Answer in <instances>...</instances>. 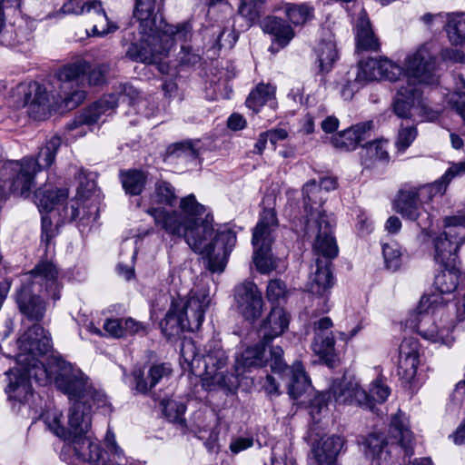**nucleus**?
<instances>
[{
	"label": "nucleus",
	"instance_id": "nucleus-1",
	"mask_svg": "<svg viewBox=\"0 0 465 465\" xmlns=\"http://www.w3.org/2000/svg\"><path fill=\"white\" fill-rule=\"evenodd\" d=\"M179 209L180 212L151 207L146 213L157 227L172 236L183 238L193 251L206 258L211 272H223L236 243L235 233L229 229L215 232L213 218L193 193L181 198Z\"/></svg>",
	"mask_w": 465,
	"mask_h": 465
},
{
	"label": "nucleus",
	"instance_id": "nucleus-2",
	"mask_svg": "<svg viewBox=\"0 0 465 465\" xmlns=\"http://www.w3.org/2000/svg\"><path fill=\"white\" fill-rule=\"evenodd\" d=\"M437 48L433 42H425L410 51L403 61L400 84L393 101V111L400 118L416 115L421 121H434L439 113L430 109L422 101L419 84H435L439 82Z\"/></svg>",
	"mask_w": 465,
	"mask_h": 465
},
{
	"label": "nucleus",
	"instance_id": "nucleus-3",
	"mask_svg": "<svg viewBox=\"0 0 465 465\" xmlns=\"http://www.w3.org/2000/svg\"><path fill=\"white\" fill-rule=\"evenodd\" d=\"M18 347L21 353L18 355L19 362H26V366H16L5 372V393L12 410L19 412L23 407H25L34 395V390L31 378L34 376L35 381L45 385L49 382H54L55 374L49 375L46 381H40L36 374L41 376L39 369L41 367L49 369L50 363L59 357H51L46 364L36 361V356L47 353L52 348L51 337L44 328L38 324H34L19 339Z\"/></svg>",
	"mask_w": 465,
	"mask_h": 465
},
{
	"label": "nucleus",
	"instance_id": "nucleus-4",
	"mask_svg": "<svg viewBox=\"0 0 465 465\" xmlns=\"http://www.w3.org/2000/svg\"><path fill=\"white\" fill-rule=\"evenodd\" d=\"M39 371L41 376L36 374V378L44 382L48 380L49 375L54 373L56 388L74 401L68 411V436L87 434L91 428L92 406L104 405L105 396L89 384L80 369L63 359H54L51 361L49 369L41 367Z\"/></svg>",
	"mask_w": 465,
	"mask_h": 465
},
{
	"label": "nucleus",
	"instance_id": "nucleus-5",
	"mask_svg": "<svg viewBox=\"0 0 465 465\" xmlns=\"http://www.w3.org/2000/svg\"><path fill=\"white\" fill-rule=\"evenodd\" d=\"M155 0H135L134 15L140 22L142 29L141 45L133 43L126 54L132 60L146 64L156 63L165 55L174 41L185 42L191 36V26L163 24L155 25Z\"/></svg>",
	"mask_w": 465,
	"mask_h": 465
},
{
	"label": "nucleus",
	"instance_id": "nucleus-6",
	"mask_svg": "<svg viewBox=\"0 0 465 465\" xmlns=\"http://www.w3.org/2000/svg\"><path fill=\"white\" fill-rule=\"evenodd\" d=\"M59 272L52 260H41L34 270L25 273L16 292L20 312L32 321H40L45 312V302L40 297L45 292L54 300L60 298Z\"/></svg>",
	"mask_w": 465,
	"mask_h": 465
},
{
	"label": "nucleus",
	"instance_id": "nucleus-7",
	"mask_svg": "<svg viewBox=\"0 0 465 465\" xmlns=\"http://www.w3.org/2000/svg\"><path fill=\"white\" fill-rule=\"evenodd\" d=\"M60 146L61 139L58 136H53L40 148L36 158L25 156L20 161L1 162L0 180L8 183L10 193L21 197H28L35 186V175L52 165Z\"/></svg>",
	"mask_w": 465,
	"mask_h": 465
},
{
	"label": "nucleus",
	"instance_id": "nucleus-8",
	"mask_svg": "<svg viewBox=\"0 0 465 465\" xmlns=\"http://www.w3.org/2000/svg\"><path fill=\"white\" fill-rule=\"evenodd\" d=\"M444 301L439 294L420 298L417 312L407 321L410 328L431 343L450 347L454 341L452 321L444 317Z\"/></svg>",
	"mask_w": 465,
	"mask_h": 465
},
{
	"label": "nucleus",
	"instance_id": "nucleus-9",
	"mask_svg": "<svg viewBox=\"0 0 465 465\" xmlns=\"http://www.w3.org/2000/svg\"><path fill=\"white\" fill-rule=\"evenodd\" d=\"M210 303L211 298L205 289L193 290L185 302L173 301L165 318L161 322L163 333L173 336L185 331L198 330Z\"/></svg>",
	"mask_w": 465,
	"mask_h": 465
},
{
	"label": "nucleus",
	"instance_id": "nucleus-10",
	"mask_svg": "<svg viewBox=\"0 0 465 465\" xmlns=\"http://www.w3.org/2000/svg\"><path fill=\"white\" fill-rule=\"evenodd\" d=\"M464 173L465 162L452 163L434 183L400 192L394 202L395 211L406 219L417 220L422 212L421 203L431 201L438 194L442 195L452 179Z\"/></svg>",
	"mask_w": 465,
	"mask_h": 465
},
{
	"label": "nucleus",
	"instance_id": "nucleus-11",
	"mask_svg": "<svg viewBox=\"0 0 465 465\" xmlns=\"http://www.w3.org/2000/svg\"><path fill=\"white\" fill-rule=\"evenodd\" d=\"M104 66L91 68L89 63L78 60L73 64L64 65L56 74L60 82V99L68 109L77 107L85 99V92L81 88L85 74L88 84L98 85L104 81Z\"/></svg>",
	"mask_w": 465,
	"mask_h": 465
},
{
	"label": "nucleus",
	"instance_id": "nucleus-12",
	"mask_svg": "<svg viewBox=\"0 0 465 465\" xmlns=\"http://www.w3.org/2000/svg\"><path fill=\"white\" fill-rule=\"evenodd\" d=\"M119 103L128 104L136 114L150 117L154 114L155 105L149 100L140 97L138 91L132 85L124 84L118 94H110L85 110L70 126L71 130L82 124H93L99 121L102 114H110Z\"/></svg>",
	"mask_w": 465,
	"mask_h": 465
},
{
	"label": "nucleus",
	"instance_id": "nucleus-13",
	"mask_svg": "<svg viewBox=\"0 0 465 465\" xmlns=\"http://www.w3.org/2000/svg\"><path fill=\"white\" fill-rule=\"evenodd\" d=\"M412 441L413 434L409 420L404 413L399 411L391 418L387 438L378 433H371L363 441V445L366 455L378 460H385L390 452L389 447L393 445L404 449L406 455H412Z\"/></svg>",
	"mask_w": 465,
	"mask_h": 465
},
{
	"label": "nucleus",
	"instance_id": "nucleus-14",
	"mask_svg": "<svg viewBox=\"0 0 465 465\" xmlns=\"http://www.w3.org/2000/svg\"><path fill=\"white\" fill-rule=\"evenodd\" d=\"M278 226L276 213L269 208L263 209L260 213L257 224L252 229L253 262L262 273H268L276 269V259L271 252V247Z\"/></svg>",
	"mask_w": 465,
	"mask_h": 465
},
{
	"label": "nucleus",
	"instance_id": "nucleus-15",
	"mask_svg": "<svg viewBox=\"0 0 465 465\" xmlns=\"http://www.w3.org/2000/svg\"><path fill=\"white\" fill-rule=\"evenodd\" d=\"M201 361L204 368L203 385L208 390L219 388L232 391L238 387V377L227 371V356L218 341L206 344Z\"/></svg>",
	"mask_w": 465,
	"mask_h": 465
},
{
	"label": "nucleus",
	"instance_id": "nucleus-16",
	"mask_svg": "<svg viewBox=\"0 0 465 465\" xmlns=\"http://www.w3.org/2000/svg\"><path fill=\"white\" fill-rule=\"evenodd\" d=\"M445 231L433 240L437 262L443 266L455 264L457 252L465 240V212L444 219Z\"/></svg>",
	"mask_w": 465,
	"mask_h": 465
},
{
	"label": "nucleus",
	"instance_id": "nucleus-17",
	"mask_svg": "<svg viewBox=\"0 0 465 465\" xmlns=\"http://www.w3.org/2000/svg\"><path fill=\"white\" fill-rule=\"evenodd\" d=\"M51 95L46 87L36 83H22L16 85L8 97V104L15 109L26 107L34 118L46 114L50 108Z\"/></svg>",
	"mask_w": 465,
	"mask_h": 465
},
{
	"label": "nucleus",
	"instance_id": "nucleus-18",
	"mask_svg": "<svg viewBox=\"0 0 465 465\" xmlns=\"http://www.w3.org/2000/svg\"><path fill=\"white\" fill-rule=\"evenodd\" d=\"M60 457L68 463H72L75 458L91 465L114 464L111 459H106L98 441L87 434L69 437L63 444Z\"/></svg>",
	"mask_w": 465,
	"mask_h": 465
},
{
	"label": "nucleus",
	"instance_id": "nucleus-19",
	"mask_svg": "<svg viewBox=\"0 0 465 465\" xmlns=\"http://www.w3.org/2000/svg\"><path fill=\"white\" fill-rule=\"evenodd\" d=\"M332 400L336 404H355L361 407H371L369 396L361 389L358 381L346 376L339 381H334L328 391L319 393L316 401H322L323 409Z\"/></svg>",
	"mask_w": 465,
	"mask_h": 465
},
{
	"label": "nucleus",
	"instance_id": "nucleus-20",
	"mask_svg": "<svg viewBox=\"0 0 465 465\" xmlns=\"http://www.w3.org/2000/svg\"><path fill=\"white\" fill-rule=\"evenodd\" d=\"M333 219L324 214L317 217L312 209L306 214L305 232L309 235H315L313 249L317 254L324 258L332 259L338 254V246L332 235Z\"/></svg>",
	"mask_w": 465,
	"mask_h": 465
},
{
	"label": "nucleus",
	"instance_id": "nucleus-21",
	"mask_svg": "<svg viewBox=\"0 0 465 465\" xmlns=\"http://www.w3.org/2000/svg\"><path fill=\"white\" fill-rule=\"evenodd\" d=\"M290 381L288 384V394L299 404L310 403L312 414L320 413L322 410V401H316L319 394L312 399L313 389L304 368L300 361H295L288 370Z\"/></svg>",
	"mask_w": 465,
	"mask_h": 465
},
{
	"label": "nucleus",
	"instance_id": "nucleus-22",
	"mask_svg": "<svg viewBox=\"0 0 465 465\" xmlns=\"http://www.w3.org/2000/svg\"><path fill=\"white\" fill-rule=\"evenodd\" d=\"M401 73V65L388 58H369L359 63L356 81L361 84L380 79L399 81Z\"/></svg>",
	"mask_w": 465,
	"mask_h": 465
},
{
	"label": "nucleus",
	"instance_id": "nucleus-23",
	"mask_svg": "<svg viewBox=\"0 0 465 465\" xmlns=\"http://www.w3.org/2000/svg\"><path fill=\"white\" fill-rule=\"evenodd\" d=\"M235 302L239 312L248 321H254L262 312L263 301L257 285L244 282L235 287Z\"/></svg>",
	"mask_w": 465,
	"mask_h": 465
},
{
	"label": "nucleus",
	"instance_id": "nucleus-24",
	"mask_svg": "<svg viewBox=\"0 0 465 465\" xmlns=\"http://www.w3.org/2000/svg\"><path fill=\"white\" fill-rule=\"evenodd\" d=\"M337 187V181L333 177H323L319 183L316 180H311L306 183L302 188L304 212L310 214V210L312 209L317 217H322L325 211L322 209V204L325 201L323 197V191L330 192Z\"/></svg>",
	"mask_w": 465,
	"mask_h": 465
},
{
	"label": "nucleus",
	"instance_id": "nucleus-25",
	"mask_svg": "<svg viewBox=\"0 0 465 465\" xmlns=\"http://www.w3.org/2000/svg\"><path fill=\"white\" fill-rule=\"evenodd\" d=\"M332 325L329 317H322L313 322L314 339L312 349L321 359L326 361L334 351L335 340L331 330Z\"/></svg>",
	"mask_w": 465,
	"mask_h": 465
},
{
	"label": "nucleus",
	"instance_id": "nucleus-26",
	"mask_svg": "<svg viewBox=\"0 0 465 465\" xmlns=\"http://www.w3.org/2000/svg\"><path fill=\"white\" fill-rule=\"evenodd\" d=\"M289 322L290 316L286 311L282 307L273 306L259 329L262 342L269 343L281 336L288 329Z\"/></svg>",
	"mask_w": 465,
	"mask_h": 465
},
{
	"label": "nucleus",
	"instance_id": "nucleus-27",
	"mask_svg": "<svg viewBox=\"0 0 465 465\" xmlns=\"http://www.w3.org/2000/svg\"><path fill=\"white\" fill-rule=\"evenodd\" d=\"M89 188L87 193H83L82 186L77 189L75 204L71 205V219L80 217L84 225L94 223L98 217L96 196Z\"/></svg>",
	"mask_w": 465,
	"mask_h": 465
},
{
	"label": "nucleus",
	"instance_id": "nucleus-28",
	"mask_svg": "<svg viewBox=\"0 0 465 465\" xmlns=\"http://www.w3.org/2000/svg\"><path fill=\"white\" fill-rule=\"evenodd\" d=\"M371 127V122L357 124L333 135L331 143L341 151H352L361 141L369 137Z\"/></svg>",
	"mask_w": 465,
	"mask_h": 465
},
{
	"label": "nucleus",
	"instance_id": "nucleus-29",
	"mask_svg": "<svg viewBox=\"0 0 465 465\" xmlns=\"http://www.w3.org/2000/svg\"><path fill=\"white\" fill-rule=\"evenodd\" d=\"M321 72L328 73L338 59V51L333 34L329 29H322L315 46Z\"/></svg>",
	"mask_w": 465,
	"mask_h": 465
},
{
	"label": "nucleus",
	"instance_id": "nucleus-30",
	"mask_svg": "<svg viewBox=\"0 0 465 465\" xmlns=\"http://www.w3.org/2000/svg\"><path fill=\"white\" fill-rule=\"evenodd\" d=\"M172 369L167 363L153 364L144 378L141 370H134L133 376L135 381V391L140 393H147L152 388L158 384L162 380L171 376Z\"/></svg>",
	"mask_w": 465,
	"mask_h": 465
},
{
	"label": "nucleus",
	"instance_id": "nucleus-31",
	"mask_svg": "<svg viewBox=\"0 0 465 465\" xmlns=\"http://www.w3.org/2000/svg\"><path fill=\"white\" fill-rule=\"evenodd\" d=\"M343 445L344 440L340 436L322 438L312 449L318 465H336L337 456Z\"/></svg>",
	"mask_w": 465,
	"mask_h": 465
},
{
	"label": "nucleus",
	"instance_id": "nucleus-32",
	"mask_svg": "<svg viewBox=\"0 0 465 465\" xmlns=\"http://www.w3.org/2000/svg\"><path fill=\"white\" fill-rule=\"evenodd\" d=\"M356 43L359 50L376 52L380 49L378 38L371 27L370 20L364 10H361L356 20Z\"/></svg>",
	"mask_w": 465,
	"mask_h": 465
},
{
	"label": "nucleus",
	"instance_id": "nucleus-33",
	"mask_svg": "<svg viewBox=\"0 0 465 465\" xmlns=\"http://www.w3.org/2000/svg\"><path fill=\"white\" fill-rule=\"evenodd\" d=\"M330 262L317 259V269L309 282V292L317 296H324L333 285V277L330 269Z\"/></svg>",
	"mask_w": 465,
	"mask_h": 465
},
{
	"label": "nucleus",
	"instance_id": "nucleus-34",
	"mask_svg": "<svg viewBox=\"0 0 465 465\" xmlns=\"http://www.w3.org/2000/svg\"><path fill=\"white\" fill-rule=\"evenodd\" d=\"M264 33L271 35L280 47L286 46L294 37L292 27L284 20L276 16H268L262 24Z\"/></svg>",
	"mask_w": 465,
	"mask_h": 465
},
{
	"label": "nucleus",
	"instance_id": "nucleus-35",
	"mask_svg": "<svg viewBox=\"0 0 465 465\" xmlns=\"http://www.w3.org/2000/svg\"><path fill=\"white\" fill-rule=\"evenodd\" d=\"M275 9L283 11L289 21L294 25H302L314 16V7L307 3H281Z\"/></svg>",
	"mask_w": 465,
	"mask_h": 465
},
{
	"label": "nucleus",
	"instance_id": "nucleus-36",
	"mask_svg": "<svg viewBox=\"0 0 465 465\" xmlns=\"http://www.w3.org/2000/svg\"><path fill=\"white\" fill-rule=\"evenodd\" d=\"M68 196L65 189L53 190L50 187L39 188L35 193V201L40 212H50Z\"/></svg>",
	"mask_w": 465,
	"mask_h": 465
},
{
	"label": "nucleus",
	"instance_id": "nucleus-37",
	"mask_svg": "<svg viewBox=\"0 0 465 465\" xmlns=\"http://www.w3.org/2000/svg\"><path fill=\"white\" fill-rule=\"evenodd\" d=\"M248 347L240 357L236 359V372L238 375L243 374L246 370L252 367H262L264 364L265 345Z\"/></svg>",
	"mask_w": 465,
	"mask_h": 465
},
{
	"label": "nucleus",
	"instance_id": "nucleus-38",
	"mask_svg": "<svg viewBox=\"0 0 465 465\" xmlns=\"http://www.w3.org/2000/svg\"><path fill=\"white\" fill-rule=\"evenodd\" d=\"M460 279V272L456 264L444 266L440 272H438L434 279L435 288L440 293H451L456 291Z\"/></svg>",
	"mask_w": 465,
	"mask_h": 465
},
{
	"label": "nucleus",
	"instance_id": "nucleus-39",
	"mask_svg": "<svg viewBox=\"0 0 465 465\" xmlns=\"http://www.w3.org/2000/svg\"><path fill=\"white\" fill-rule=\"evenodd\" d=\"M444 25L449 41L453 45H461L465 43V13L446 15Z\"/></svg>",
	"mask_w": 465,
	"mask_h": 465
},
{
	"label": "nucleus",
	"instance_id": "nucleus-40",
	"mask_svg": "<svg viewBox=\"0 0 465 465\" xmlns=\"http://www.w3.org/2000/svg\"><path fill=\"white\" fill-rule=\"evenodd\" d=\"M361 158L367 167L377 161L387 162L389 160L388 142L378 140L368 143L361 151Z\"/></svg>",
	"mask_w": 465,
	"mask_h": 465
},
{
	"label": "nucleus",
	"instance_id": "nucleus-41",
	"mask_svg": "<svg viewBox=\"0 0 465 465\" xmlns=\"http://www.w3.org/2000/svg\"><path fill=\"white\" fill-rule=\"evenodd\" d=\"M42 419L47 430L61 439L64 443L69 439L68 431L63 422V413L60 410L56 408L49 409L42 414Z\"/></svg>",
	"mask_w": 465,
	"mask_h": 465
},
{
	"label": "nucleus",
	"instance_id": "nucleus-42",
	"mask_svg": "<svg viewBox=\"0 0 465 465\" xmlns=\"http://www.w3.org/2000/svg\"><path fill=\"white\" fill-rule=\"evenodd\" d=\"M121 181L126 193L138 195L146 183V174L138 170H128L121 173Z\"/></svg>",
	"mask_w": 465,
	"mask_h": 465
},
{
	"label": "nucleus",
	"instance_id": "nucleus-43",
	"mask_svg": "<svg viewBox=\"0 0 465 465\" xmlns=\"http://www.w3.org/2000/svg\"><path fill=\"white\" fill-rule=\"evenodd\" d=\"M446 101L448 105L460 116L465 127V81L462 77H458L456 87L447 95Z\"/></svg>",
	"mask_w": 465,
	"mask_h": 465
},
{
	"label": "nucleus",
	"instance_id": "nucleus-44",
	"mask_svg": "<svg viewBox=\"0 0 465 465\" xmlns=\"http://www.w3.org/2000/svg\"><path fill=\"white\" fill-rule=\"evenodd\" d=\"M275 88L271 84H259L255 90L251 92L246 105L254 112H259L260 108L274 97Z\"/></svg>",
	"mask_w": 465,
	"mask_h": 465
},
{
	"label": "nucleus",
	"instance_id": "nucleus-45",
	"mask_svg": "<svg viewBox=\"0 0 465 465\" xmlns=\"http://www.w3.org/2000/svg\"><path fill=\"white\" fill-rule=\"evenodd\" d=\"M267 0H239L238 14L252 24L262 15Z\"/></svg>",
	"mask_w": 465,
	"mask_h": 465
},
{
	"label": "nucleus",
	"instance_id": "nucleus-46",
	"mask_svg": "<svg viewBox=\"0 0 465 465\" xmlns=\"http://www.w3.org/2000/svg\"><path fill=\"white\" fill-rule=\"evenodd\" d=\"M94 15H95V20L94 21V24L92 27L91 35L104 36L117 29V25L115 24L109 22L101 4H94Z\"/></svg>",
	"mask_w": 465,
	"mask_h": 465
},
{
	"label": "nucleus",
	"instance_id": "nucleus-47",
	"mask_svg": "<svg viewBox=\"0 0 465 465\" xmlns=\"http://www.w3.org/2000/svg\"><path fill=\"white\" fill-rule=\"evenodd\" d=\"M175 188L166 181H158L154 185L152 202L165 205H173L176 202Z\"/></svg>",
	"mask_w": 465,
	"mask_h": 465
},
{
	"label": "nucleus",
	"instance_id": "nucleus-48",
	"mask_svg": "<svg viewBox=\"0 0 465 465\" xmlns=\"http://www.w3.org/2000/svg\"><path fill=\"white\" fill-rule=\"evenodd\" d=\"M382 254L389 270L396 271L401 264V248L398 242L391 241L382 243Z\"/></svg>",
	"mask_w": 465,
	"mask_h": 465
},
{
	"label": "nucleus",
	"instance_id": "nucleus-49",
	"mask_svg": "<svg viewBox=\"0 0 465 465\" xmlns=\"http://www.w3.org/2000/svg\"><path fill=\"white\" fill-rule=\"evenodd\" d=\"M94 4H101L96 0H67L62 12L68 15H83L84 13L94 12Z\"/></svg>",
	"mask_w": 465,
	"mask_h": 465
},
{
	"label": "nucleus",
	"instance_id": "nucleus-50",
	"mask_svg": "<svg viewBox=\"0 0 465 465\" xmlns=\"http://www.w3.org/2000/svg\"><path fill=\"white\" fill-rule=\"evenodd\" d=\"M419 364L420 358H399L398 374L403 381L410 382L415 378Z\"/></svg>",
	"mask_w": 465,
	"mask_h": 465
},
{
	"label": "nucleus",
	"instance_id": "nucleus-51",
	"mask_svg": "<svg viewBox=\"0 0 465 465\" xmlns=\"http://www.w3.org/2000/svg\"><path fill=\"white\" fill-rule=\"evenodd\" d=\"M391 394V390L389 386L381 380L376 379L371 383V388L369 393L371 407H368L370 410L373 409L372 401L377 402H383Z\"/></svg>",
	"mask_w": 465,
	"mask_h": 465
},
{
	"label": "nucleus",
	"instance_id": "nucleus-52",
	"mask_svg": "<svg viewBox=\"0 0 465 465\" xmlns=\"http://www.w3.org/2000/svg\"><path fill=\"white\" fill-rule=\"evenodd\" d=\"M163 412L171 422H177L182 420L185 411V406L173 400H163L161 401Z\"/></svg>",
	"mask_w": 465,
	"mask_h": 465
},
{
	"label": "nucleus",
	"instance_id": "nucleus-53",
	"mask_svg": "<svg viewBox=\"0 0 465 465\" xmlns=\"http://www.w3.org/2000/svg\"><path fill=\"white\" fill-rule=\"evenodd\" d=\"M104 442L107 447L108 452L110 453V456H112L114 459V460H111L114 463V465H119V463L122 465H126L127 460L124 454V451L117 445L114 433L112 432L110 430H108L106 432Z\"/></svg>",
	"mask_w": 465,
	"mask_h": 465
},
{
	"label": "nucleus",
	"instance_id": "nucleus-54",
	"mask_svg": "<svg viewBox=\"0 0 465 465\" xmlns=\"http://www.w3.org/2000/svg\"><path fill=\"white\" fill-rule=\"evenodd\" d=\"M418 134L415 126H401L399 130L396 147L399 152H405L406 149L413 143Z\"/></svg>",
	"mask_w": 465,
	"mask_h": 465
},
{
	"label": "nucleus",
	"instance_id": "nucleus-55",
	"mask_svg": "<svg viewBox=\"0 0 465 465\" xmlns=\"http://www.w3.org/2000/svg\"><path fill=\"white\" fill-rule=\"evenodd\" d=\"M288 293L286 285L280 280H272L267 285L266 296L271 302H280Z\"/></svg>",
	"mask_w": 465,
	"mask_h": 465
},
{
	"label": "nucleus",
	"instance_id": "nucleus-56",
	"mask_svg": "<svg viewBox=\"0 0 465 465\" xmlns=\"http://www.w3.org/2000/svg\"><path fill=\"white\" fill-rule=\"evenodd\" d=\"M399 358H420V344L414 338H405L399 348Z\"/></svg>",
	"mask_w": 465,
	"mask_h": 465
},
{
	"label": "nucleus",
	"instance_id": "nucleus-57",
	"mask_svg": "<svg viewBox=\"0 0 465 465\" xmlns=\"http://www.w3.org/2000/svg\"><path fill=\"white\" fill-rule=\"evenodd\" d=\"M181 354L183 360L188 363L200 361L202 355L196 349L195 343L192 340H184L181 346Z\"/></svg>",
	"mask_w": 465,
	"mask_h": 465
},
{
	"label": "nucleus",
	"instance_id": "nucleus-58",
	"mask_svg": "<svg viewBox=\"0 0 465 465\" xmlns=\"http://www.w3.org/2000/svg\"><path fill=\"white\" fill-rule=\"evenodd\" d=\"M271 360L270 365L271 369L274 373L282 374L285 371H287L286 364L282 360L283 351L281 347H272L270 350Z\"/></svg>",
	"mask_w": 465,
	"mask_h": 465
},
{
	"label": "nucleus",
	"instance_id": "nucleus-59",
	"mask_svg": "<svg viewBox=\"0 0 465 465\" xmlns=\"http://www.w3.org/2000/svg\"><path fill=\"white\" fill-rule=\"evenodd\" d=\"M254 444V440L251 436H240L232 439L229 450L232 454H238L252 448Z\"/></svg>",
	"mask_w": 465,
	"mask_h": 465
},
{
	"label": "nucleus",
	"instance_id": "nucleus-60",
	"mask_svg": "<svg viewBox=\"0 0 465 465\" xmlns=\"http://www.w3.org/2000/svg\"><path fill=\"white\" fill-rule=\"evenodd\" d=\"M104 330L111 337H123L124 335V320L108 319L104 323Z\"/></svg>",
	"mask_w": 465,
	"mask_h": 465
},
{
	"label": "nucleus",
	"instance_id": "nucleus-61",
	"mask_svg": "<svg viewBox=\"0 0 465 465\" xmlns=\"http://www.w3.org/2000/svg\"><path fill=\"white\" fill-rule=\"evenodd\" d=\"M443 20L444 15L441 13H426L420 17V21L429 29H434L436 27H439L443 23Z\"/></svg>",
	"mask_w": 465,
	"mask_h": 465
},
{
	"label": "nucleus",
	"instance_id": "nucleus-62",
	"mask_svg": "<svg viewBox=\"0 0 465 465\" xmlns=\"http://www.w3.org/2000/svg\"><path fill=\"white\" fill-rule=\"evenodd\" d=\"M179 59L183 64L193 65L199 62L200 55L193 53L189 46L183 45L181 46Z\"/></svg>",
	"mask_w": 465,
	"mask_h": 465
},
{
	"label": "nucleus",
	"instance_id": "nucleus-63",
	"mask_svg": "<svg viewBox=\"0 0 465 465\" xmlns=\"http://www.w3.org/2000/svg\"><path fill=\"white\" fill-rule=\"evenodd\" d=\"M173 153L178 157L196 158L197 151L191 143H181L174 145Z\"/></svg>",
	"mask_w": 465,
	"mask_h": 465
},
{
	"label": "nucleus",
	"instance_id": "nucleus-64",
	"mask_svg": "<svg viewBox=\"0 0 465 465\" xmlns=\"http://www.w3.org/2000/svg\"><path fill=\"white\" fill-rule=\"evenodd\" d=\"M53 237L54 232L52 228V221L47 215H43L41 240L45 243L46 246H48Z\"/></svg>",
	"mask_w": 465,
	"mask_h": 465
}]
</instances>
